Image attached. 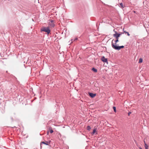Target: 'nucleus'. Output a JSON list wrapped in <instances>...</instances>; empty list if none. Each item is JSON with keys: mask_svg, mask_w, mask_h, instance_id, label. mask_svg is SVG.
<instances>
[{"mask_svg": "<svg viewBox=\"0 0 149 149\" xmlns=\"http://www.w3.org/2000/svg\"><path fill=\"white\" fill-rule=\"evenodd\" d=\"M41 32L44 31L47 34H49L50 32V30L49 27H42L40 29Z\"/></svg>", "mask_w": 149, "mask_h": 149, "instance_id": "2", "label": "nucleus"}, {"mask_svg": "<svg viewBox=\"0 0 149 149\" xmlns=\"http://www.w3.org/2000/svg\"><path fill=\"white\" fill-rule=\"evenodd\" d=\"M50 132L51 133H52L53 132V131L52 130H51Z\"/></svg>", "mask_w": 149, "mask_h": 149, "instance_id": "16", "label": "nucleus"}, {"mask_svg": "<svg viewBox=\"0 0 149 149\" xmlns=\"http://www.w3.org/2000/svg\"><path fill=\"white\" fill-rule=\"evenodd\" d=\"M113 109L114 110V112H116V107H113Z\"/></svg>", "mask_w": 149, "mask_h": 149, "instance_id": "15", "label": "nucleus"}, {"mask_svg": "<svg viewBox=\"0 0 149 149\" xmlns=\"http://www.w3.org/2000/svg\"><path fill=\"white\" fill-rule=\"evenodd\" d=\"M92 71L95 72H97V70L96 69H95L94 68H93L92 69Z\"/></svg>", "mask_w": 149, "mask_h": 149, "instance_id": "11", "label": "nucleus"}, {"mask_svg": "<svg viewBox=\"0 0 149 149\" xmlns=\"http://www.w3.org/2000/svg\"><path fill=\"white\" fill-rule=\"evenodd\" d=\"M87 130H88L89 131H90V130L91 129V128L90 126H88L87 127Z\"/></svg>", "mask_w": 149, "mask_h": 149, "instance_id": "14", "label": "nucleus"}, {"mask_svg": "<svg viewBox=\"0 0 149 149\" xmlns=\"http://www.w3.org/2000/svg\"><path fill=\"white\" fill-rule=\"evenodd\" d=\"M50 141H42L40 143V146L41 147V145L42 144H44L45 145H48L50 143Z\"/></svg>", "mask_w": 149, "mask_h": 149, "instance_id": "3", "label": "nucleus"}, {"mask_svg": "<svg viewBox=\"0 0 149 149\" xmlns=\"http://www.w3.org/2000/svg\"><path fill=\"white\" fill-rule=\"evenodd\" d=\"M131 113V112H129L128 113V115H129Z\"/></svg>", "mask_w": 149, "mask_h": 149, "instance_id": "17", "label": "nucleus"}, {"mask_svg": "<svg viewBox=\"0 0 149 149\" xmlns=\"http://www.w3.org/2000/svg\"><path fill=\"white\" fill-rule=\"evenodd\" d=\"M144 143L145 144V149H148V146L147 145V144L146 143L145 141H144Z\"/></svg>", "mask_w": 149, "mask_h": 149, "instance_id": "8", "label": "nucleus"}, {"mask_svg": "<svg viewBox=\"0 0 149 149\" xmlns=\"http://www.w3.org/2000/svg\"><path fill=\"white\" fill-rule=\"evenodd\" d=\"M89 96L93 98L96 95V94H93L92 93H89Z\"/></svg>", "mask_w": 149, "mask_h": 149, "instance_id": "7", "label": "nucleus"}, {"mask_svg": "<svg viewBox=\"0 0 149 149\" xmlns=\"http://www.w3.org/2000/svg\"><path fill=\"white\" fill-rule=\"evenodd\" d=\"M120 7L122 8H123L125 6V5L123 4L122 3H120Z\"/></svg>", "mask_w": 149, "mask_h": 149, "instance_id": "9", "label": "nucleus"}, {"mask_svg": "<svg viewBox=\"0 0 149 149\" xmlns=\"http://www.w3.org/2000/svg\"><path fill=\"white\" fill-rule=\"evenodd\" d=\"M123 31H124V33H125V34L127 33V35L128 36H130V34L128 32H127L126 31L124 30V29H123Z\"/></svg>", "mask_w": 149, "mask_h": 149, "instance_id": "10", "label": "nucleus"}, {"mask_svg": "<svg viewBox=\"0 0 149 149\" xmlns=\"http://www.w3.org/2000/svg\"><path fill=\"white\" fill-rule=\"evenodd\" d=\"M96 130L95 129H94L93 130V132L92 133V134H95V132H96Z\"/></svg>", "mask_w": 149, "mask_h": 149, "instance_id": "13", "label": "nucleus"}, {"mask_svg": "<svg viewBox=\"0 0 149 149\" xmlns=\"http://www.w3.org/2000/svg\"><path fill=\"white\" fill-rule=\"evenodd\" d=\"M139 148L140 149H142L141 147H139Z\"/></svg>", "mask_w": 149, "mask_h": 149, "instance_id": "18", "label": "nucleus"}, {"mask_svg": "<svg viewBox=\"0 0 149 149\" xmlns=\"http://www.w3.org/2000/svg\"><path fill=\"white\" fill-rule=\"evenodd\" d=\"M115 33L113 34V36L115 37L116 39L119 38V37L121 35V34L118 33L116 31H115Z\"/></svg>", "mask_w": 149, "mask_h": 149, "instance_id": "4", "label": "nucleus"}, {"mask_svg": "<svg viewBox=\"0 0 149 149\" xmlns=\"http://www.w3.org/2000/svg\"><path fill=\"white\" fill-rule=\"evenodd\" d=\"M101 60L104 62L107 63V59L105 58L103 56H102L101 58Z\"/></svg>", "mask_w": 149, "mask_h": 149, "instance_id": "6", "label": "nucleus"}, {"mask_svg": "<svg viewBox=\"0 0 149 149\" xmlns=\"http://www.w3.org/2000/svg\"><path fill=\"white\" fill-rule=\"evenodd\" d=\"M143 61V59L141 58H140L139 59V63H141Z\"/></svg>", "mask_w": 149, "mask_h": 149, "instance_id": "12", "label": "nucleus"}, {"mask_svg": "<svg viewBox=\"0 0 149 149\" xmlns=\"http://www.w3.org/2000/svg\"><path fill=\"white\" fill-rule=\"evenodd\" d=\"M116 40L114 41L115 43L113 42V40H112L111 42V45L112 47L116 50H119L122 48H123L124 47V46H118L116 43L119 41V38L116 39Z\"/></svg>", "mask_w": 149, "mask_h": 149, "instance_id": "1", "label": "nucleus"}, {"mask_svg": "<svg viewBox=\"0 0 149 149\" xmlns=\"http://www.w3.org/2000/svg\"><path fill=\"white\" fill-rule=\"evenodd\" d=\"M49 134V132H47V134Z\"/></svg>", "mask_w": 149, "mask_h": 149, "instance_id": "19", "label": "nucleus"}, {"mask_svg": "<svg viewBox=\"0 0 149 149\" xmlns=\"http://www.w3.org/2000/svg\"><path fill=\"white\" fill-rule=\"evenodd\" d=\"M49 25L52 27H53L54 26V21L52 20H51L49 22Z\"/></svg>", "mask_w": 149, "mask_h": 149, "instance_id": "5", "label": "nucleus"}]
</instances>
